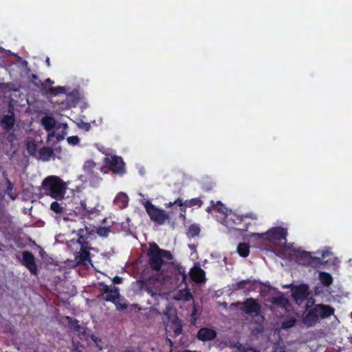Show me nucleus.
Returning <instances> with one entry per match:
<instances>
[{
    "mask_svg": "<svg viewBox=\"0 0 352 352\" xmlns=\"http://www.w3.org/2000/svg\"><path fill=\"white\" fill-rule=\"evenodd\" d=\"M192 298V294L188 289H180L174 296L176 300L189 301Z\"/></svg>",
    "mask_w": 352,
    "mask_h": 352,
    "instance_id": "nucleus-25",
    "label": "nucleus"
},
{
    "mask_svg": "<svg viewBox=\"0 0 352 352\" xmlns=\"http://www.w3.org/2000/svg\"><path fill=\"white\" fill-rule=\"evenodd\" d=\"M216 336L217 333L215 330L208 327H202L197 333V338L201 341L212 340Z\"/></svg>",
    "mask_w": 352,
    "mask_h": 352,
    "instance_id": "nucleus-15",
    "label": "nucleus"
},
{
    "mask_svg": "<svg viewBox=\"0 0 352 352\" xmlns=\"http://www.w3.org/2000/svg\"><path fill=\"white\" fill-rule=\"evenodd\" d=\"M45 62H46L47 65L48 67H50V58H48V57H47V58H46Z\"/></svg>",
    "mask_w": 352,
    "mask_h": 352,
    "instance_id": "nucleus-50",
    "label": "nucleus"
},
{
    "mask_svg": "<svg viewBox=\"0 0 352 352\" xmlns=\"http://www.w3.org/2000/svg\"><path fill=\"white\" fill-rule=\"evenodd\" d=\"M237 252L242 257H247L250 253V246L245 243H239L237 246Z\"/></svg>",
    "mask_w": 352,
    "mask_h": 352,
    "instance_id": "nucleus-29",
    "label": "nucleus"
},
{
    "mask_svg": "<svg viewBox=\"0 0 352 352\" xmlns=\"http://www.w3.org/2000/svg\"><path fill=\"white\" fill-rule=\"evenodd\" d=\"M190 278L193 281L196 283H204L205 282V272L198 266H195L190 271Z\"/></svg>",
    "mask_w": 352,
    "mask_h": 352,
    "instance_id": "nucleus-16",
    "label": "nucleus"
},
{
    "mask_svg": "<svg viewBox=\"0 0 352 352\" xmlns=\"http://www.w3.org/2000/svg\"><path fill=\"white\" fill-rule=\"evenodd\" d=\"M351 343H352V338H351Z\"/></svg>",
    "mask_w": 352,
    "mask_h": 352,
    "instance_id": "nucleus-57",
    "label": "nucleus"
},
{
    "mask_svg": "<svg viewBox=\"0 0 352 352\" xmlns=\"http://www.w3.org/2000/svg\"><path fill=\"white\" fill-rule=\"evenodd\" d=\"M149 264L152 270L164 272L165 270L171 269L178 272L182 276V280L186 278L185 270L182 267L176 268L173 261L172 254L167 250L160 249L156 245L150 248L148 252Z\"/></svg>",
    "mask_w": 352,
    "mask_h": 352,
    "instance_id": "nucleus-2",
    "label": "nucleus"
},
{
    "mask_svg": "<svg viewBox=\"0 0 352 352\" xmlns=\"http://www.w3.org/2000/svg\"><path fill=\"white\" fill-rule=\"evenodd\" d=\"M290 287H291V285L285 286V287H287V288H289Z\"/></svg>",
    "mask_w": 352,
    "mask_h": 352,
    "instance_id": "nucleus-56",
    "label": "nucleus"
},
{
    "mask_svg": "<svg viewBox=\"0 0 352 352\" xmlns=\"http://www.w3.org/2000/svg\"><path fill=\"white\" fill-rule=\"evenodd\" d=\"M45 82L50 85H53L54 82L50 78H47Z\"/></svg>",
    "mask_w": 352,
    "mask_h": 352,
    "instance_id": "nucleus-47",
    "label": "nucleus"
},
{
    "mask_svg": "<svg viewBox=\"0 0 352 352\" xmlns=\"http://www.w3.org/2000/svg\"><path fill=\"white\" fill-rule=\"evenodd\" d=\"M54 156V151L48 147H42L38 151L36 158L44 162L50 160Z\"/></svg>",
    "mask_w": 352,
    "mask_h": 352,
    "instance_id": "nucleus-19",
    "label": "nucleus"
},
{
    "mask_svg": "<svg viewBox=\"0 0 352 352\" xmlns=\"http://www.w3.org/2000/svg\"><path fill=\"white\" fill-rule=\"evenodd\" d=\"M142 203L153 221L162 225L168 219V214L164 210L157 208L148 200L144 199Z\"/></svg>",
    "mask_w": 352,
    "mask_h": 352,
    "instance_id": "nucleus-5",
    "label": "nucleus"
},
{
    "mask_svg": "<svg viewBox=\"0 0 352 352\" xmlns=\"http://www.w3.org/2000/svg\"><path fill=\"white\" fill-rule=\"evenodd\" d=\"M26 148L30 155L36 157L37 151V145L33 140H28L26 143Z\"/></svg>",
    "mask_w": 352,
    "mask_h": 352,
    "instance_id": "nucleus-30",
    "label": "nucleus"
},
{
    "mask_svg": "<svg viewBox=\"0 0 352 352\" xmlns=\"http://www.w3.org/2000/svg\"><path fill=\"white\" fill-rule=\"evenodd\" d=\"M243 217H250L252 219H256L254 214H247L243 216H239L236 213L229 211V213L225 217V218L220 222L229 229H236L239 230H245V228H235L241 223Z\"/></svg>",
    "mask_w": 352,
    "mask_h": 352,
    "instance_id": "nucleus-6",
    "label": "nucleus"
},
{
    "mask_svg": "<svg viewBox=\"0 0 352 352\" xmlns=\"http://www.w3.org/2000/svg\"><path fill=\"white\" fill-rule=\"evenodd\" d=\"M14 124V118L13 115L4 116L1 120V125L6 129H11Z\"/></svg>",
    "mask_w": 352,
    "mask_h": 352,
    "instance_id": "nucleus-26",
    "label": "nucleus"
},
{
    "mask_svg": "<svg viewBox=\"0 0 352 352\" xmlns=\"http://www.w3.org/2000/svg\"><path fill=\"white\" fill-rule=\"evenodd\" d=\"M320 283L324 286H329L331 285L333 278L330 274L327 272H320L318 276Z\"/></svg>",
    "mask_w": 352,
    "mask_h": 352,
    "instance_id": "nucleus-27",
    "label": "nucleus"
},
{
    "mask_svg": "<svg viewBox=\"0 0 352 352\" xmlns=\"http://www.w3.org/2000/svg\"><path fill=\"white\" fill-rule=\"evenodd\" d=\"M175 204H177L180 207L186 206L187 207L198 206L200 207L203 202L199 198H192L191 199L183 201L182 199L178 198L175 201Z\"/></svg>",
    "mask_w": 352,
    "mask_h": 352,
    "instance_id": "nucleus-20",
    "label": "nucleus"
},
{
    "mask_svg": "<svg viewBox=\"0 0 352 352\" xmlns=\"http://www.w3.org/2000/svg\"><path fill=\"white\" fill-rule=\"evenodd\" d=\"M196 316H197V309H196L195 307H194V308H193L192 313V315H191V317H192V320H193L194 321H195V320H196V319H197Z\"/></svg>",
    "mask_w": 352,
    "mask_h": 352,
    "instance_id": "nucleus-44",
    "label": "nucleus"
},
{
    "mask_svg": "<svg viewBox=\"0 0 352 352\" xmlns=\"http://www.w3.org/2000/svg\"><path fill=\"white\" fill-rule=\"evenodd\" d=\"M206 210L208 212H212L219 222L229 213L227 208L221 201L215 203L214 201H211V206L208 207Z\"/></svg>",
    "mask_w": 352,
    "mask_h": 352,
    "instance_id": "nucleus-10",
    "label": "nucleus"
},
{
    "mask_svg": "<svg viewBox=\"0 0 352 352\" xmlns=\"http://www.w3.org/2000/svg\"><path fill=\"white\" fill-rule=\"evenodd\" d=\"M180 331H181V330L175 331V333H176V334L179 333H180Z\"/></svg>",
    "mask_w": 352,
    "mask_h": 352,
    "instance_id": "nucleus-55",
    "label": "nucleus"
},
{
    "mask_svg": "<svg viewBox=\"0 0 352 352\" xmlns=\"http://www.w3.org/2000/svg\"><path fill=\"white\" fill-rule=\"evenodd\" d=\"M276 352H286L283 348L280 347L276 349Z\"/></svg>",
    "mask_w": 352,
    "mask_h": 352,
    "instance_id": "nucleus-49",
    "label": "nucleus"
},
{
    "mask_svg": "<svg viewBox=\"0 0 352 352\" xmlns=\"http://www.w3.org/2000/svg\"><path fill=\"white\" fill-rule=\"evenodd\" d=\"M329 254H330V251L329 250H324V251L322 252L321 256H322V258H324Z\"/></svg>",
    "mask_w": 352,
    "mask_h": 352,
    "instance_id": "nucleus-45",
    "label": "nucleus"
},
{
    "mask_svg": "<svg viewBox=\"0 0 352 352\" xmlns=\"http://www.w3.org/2000/svg\"><path fill=\"white\" fill-rule=\"evenodd\" d=\"M318 319L317 313L314 308L305 314L302 318V321L307 327H312L318 322Z\"/></svg>",
    "mask_w": 352,
    "mask_h": 352,
    "instance_id": "nucleus-18",
    "label": "nucleus"
},
{
    "mask_svg": "<svg viewBox=\"0 0 352 352\" xmlns=\"http://www.w3.org/2000/svg\"><path fill=\"white\" fill-rule=\"evenodd\" d=\"M56 138L58 140H60L63 138V137L57 136Z\"/></svg>",
    "mask_w": 352,
    "mask_h": 352,
    "instance_id": "nucleus-53",
    "label": "nucleus"
},
{
    "mask_svg": "<svg viewBox=\"0 0 352 352\" xmlns=\"http://www.w3.org/2000/svg\"><path fill=\"white\" fill-rule=\"evenodd\" d=\"M128 196L124 192H119L113 200L114 204L120 209L124 208L128 204Z\"/></svg>",
    "mask_w": 352,
    "mask_h": 352,
    "instance_id": "nucleus-21",
    "label": "nucleus"
},
{
    "mask_svg": "<svg viewBox=\"0 0 352 352\" xmlns=\"http://www.w3.org/2000/svg\"><path fill=\"white\" fill-rule=\"evenodd\" d=\"M314 309L318 318H327L333 314V309L329 305H317L314 307Z\"/></svg>",
    "mask_w": 352,
    "mask_h": 352,
    "instance_id": "nucleus-17",
    "label": "nucleus"
},
{
    "mask_svg": "<svg viewBox=\"0 0 352 352\" xmlns=\"http://www.w3.org/2000/svg\"><path fill=\"white\" fill-rule=\"evenodd\" d=\"M243 311L251 316H258L260 313V306L252 298L247 299L243 303Z\"/></svg>",
    "mask_w": 352,
    "mask_h": 352,
    "instance_id": "nucleus-13",
    "label": "nucleus"
},
{
    "mask_svg": "<svg viewBox=\"0 0 352 352\" xmlns=\"http://www.w3.org/2000/svg\"><path fill=\"white\" fill-rule=\"evenodd\" d=\"M119 297V292L118 289L115 288L113 290L110 292H106L104 294V299L107 301H111L116 302Z\"/></svg>",
    "mask_w": 352,
    "mask_h": 352,
    "instance_id": "nucleus-28",
    "label": "nucleus"
},
{
    "mask_svg": "<svg viewBox=\"0 0 352 352\" xmlns=\"http://www.w3.org/2000/svg\"><path fill=\"white\" fill-rule=\"evenodd\" d=\"M107 166L114 173L122 174L124 173V164L120 157L110 155L105 157Z\"/></svg>",
    "mask_w": 352,
    "mask_h": 352,
    "instance_id": "nucleus-9",
    "label": "nucleus"
},
{
    "mask_svg": "<svg viewBox=\"0 0 352 352\" xmlns=\"http://www.w3.org/2000/svg\"><path fill=\"white\" fill-rule=\"evenodd\" d=\"M109 232H110L109 228H108L107 227H100L97 230L98 234L102 237L107 236Z\"/></svg>",
    "mask_w": 352,
    "mask_h": 352,
    "instance_id": "nucleus-37",
    "label": "nucleus"
},
{
    "mask_svg": "<svg viewBox=\"0 0 352 352\" xmlns=\"http://www.w3.org/2000/svg\"><path fill=\"white\" fill-rule=\"evenodd\" d=\"M296 319L294 318H289L284 320L282 322L283 329H289L294 327L296 324Z\"/></svg>",
    "mask_w": 352,
    "mask_h": 352,
    "instance_id": "nucleus-34",
    "label": "nucleus"
},
{
    "mask_svg": "<svg viewBox=\"0 0 352 352\" xmlns=\"http://www.w3.org/2000/svg\"><path fill=\"white\" fill-rule=\"evenodd\" d=\"M189 248L192 250L194 248V245H190Z\"/></svg>",
    "mask_w": 352,
    "mask_h": 352,
    "instance_id": "nucleus-54",
    "label": "nucleus"
},
{
    "mask_svg": "<svg viewBox=\"0 0 352 352\" xmlns=\"http://www.w3.org/2000/svg\"><path fill=\"white\" fill-rule=\"evenodd\" d=\"M272 302L274 305L283 308L285 311H288L289 308L290 307V304H289V300L286 298L283 297V296H278L274 297L272 299Z\"/></svg>",
    "mask_w": 352,
    "mask_h": 352,
    "instance_id": "nucleus-22",
    "label": "nucleus"
},
{
    "mask_svg": "<svg viewBox=\"0 0 352 352\" xmlns=\"http://www.w3.org/2000/svg\"><path fill=\"white\" fill-rule=\"evenodd\" d=\"M67 87H52L50 88V92L52 94H66Z\"/></svg>",
    "mask_w": 352,
    "mask_h": 352,
    "instance_id": "nucleus-35",
    "label": "nucleus"
},
{
    "mask_svg": "<svg viewBox=\"0 0 352 352\" xmlns=\"http://www.w3.org/2000/svg\"><path fill=\"white\" fill-rule=\"evenodd\" d=\"M12 188H13V185H12V184L10 182H8V189H7L8 194V195L10 197V198H11L12 199H15V197H13V196L10 194V192L12 190Z\"/></svg>",
    "mask_w": 352,
    "mask_h": 352,
    "instance_id": "nucleus-43",
    "label": "nucleus"
},
{
    "mask_svg": "<svg viewBox=\"0 0 352 352\" xmlns=\"http://www.w3.org/2000/svg\"><path fill=\"white\" fill-rule=\"evenodd\" d=\"M41 124L44 129L49 132L48 140L55 136L54 129H62L65 133L67 127L66 124L57 123L55 119L50 116H44L41 120Z\"/></svg>",
    "mask_w": 352,
    "mask_h": 352,
    "instance_id": "nucleus-7",
    "label": "nucleus"
},
{
    "mask_svg": "<svg viewBox=\"0 0 352 352\" xmlns=\"http://www.w3.org/2000/svg\"><path fill=\"white\" fill-rule=\"evenodd\" d=\"M121 280L122 278L120 277L116 276L114 278V283L119 284L121 283Z\"/></svg>",
    "mask_w": 352,
    "mask_h": 352,
    "instance_id": "nucleus-46",
    "label": "nucleus"
},
{
    "mask_svg": "<svg viewBox=\"0 0 352 352\" xmlns=\"http://www.w3.org/2000/svg\"><path fill=\"white\" fill-rule=\"evenodd\" d=\"M199 227L197 225L193 224L188 228L187 234L189 237H195L199 234Z\"/></svg>",
    "mask_w": 352,
    "mask_h": 352,
    "instance_id": "nucleus-32",
    "label": "nucleus"
},
{
    "mask_svg": "<svg viewBox=\"0 0 352 352\" xmlns=\"http://www.w3.org/2000/svg\"><path fill=\"white\" fill-rule=\"evenodd\" d=\"M314 301L313 298H311L308 299V300H307V305H312V304H314Z\"/></svg>",
    "mask_w": 352,
    "mask_h": 352,
    "instance_id": "nucleus-48",
    "label": "nucleus"
},
{
    "mask_svg": "<svg viewBox=\"0 0 352 352\" xmlns=\"http://www.w3.org/2000/svg\"><path fill=\"white\" fill-rule=\"evenodd\" d=\"M78 97V92L77 91H73L69 94L67 95V98L68 100L72 99L73 102H76V98H77Z\"/></svg>",
    "mask_w": 352,
    "mask_h": 352,
    "instance_id": "nucleus-39",
    "label": "nucleus"
},
{
    "mask_svg": "<svg viewBox=\"0 0 352 352\" xmlns=\"http://www.w3.org/2000/svg\"><path fill=\"white\" fill-rule=\"evenodd\" d=\"M116 307L118 309H124L126 308V305L124 304V303H121L120 302H118V299L117 300V301L116 302H114Z\"/></svg>",
    "mask_w": 352,
    "mask_h": 352,
    "instance_id": "nucleus-42",
    "label": "nucleus"
},
{
    "mask_svg": "<svg viewBox=\"0 0 352 352\" xmlns=\"http://www.w3.org/2000/svg\"><path fill=\"white\" fill-rule=\"evenodd\" d=\"M292 296L297 304H301L309 295V287L305 284L293 286L291 288Z\"/></svg>",
    "mask_w": 352,
    "mask_h": 352,
    "instance_id": "nucleus-11",
    "label": "nucleus"
},
{
    "mask_svg": "<svg viewBox=\"0 0 352 352\" xmlns=\"http://www.w3.org/2000/svg\"><path fill=\"white\" fill-rule=\"evenodd\" d=\"M83 170L87 173L90 182L94 180L95 177L98 179V177L97 175L98 174V171H101V169L97 167L95 162L92 160L85 162L83 166Z\"/></svg>",
    "mask_w": 352,
    "mask_h": 352,
    "instance_id": "nucleus-14",
    "label": "nucleus"
},
{
    "mask_svg": "<svg viewBox=\"0 0 352 352\" xmlns=\"http://www.w3.org/2000/svg\"><path fill=\"white\" fill-rule=\"evenodd\" d=\"M58 201H53L50 209L55 214L54 217L57 222L67 224L73 233L82 223V219L84 217H89L97 211L94 207L87 206L85 200L80 199V206H76L75 209L67 208L65 204Z\"/></svg>",
    "mask_w": 352,
    "mask_h": 352,
    "instance_id": "nucleus-1",
    "label": "nucleus"
},
{
    "mask_svg": "<svg viewBox=\"0 0 352 352\" xmlns=\"http://www.w3.org/2000/svg\"><path fill=\"white\" fill-rule=\"evenodd\" d=\"M71 326L74 329V333L77 335L79 338L82 341L83 339L87 340V333L82 327H80L77 321H72L70 322Z\"/></svg>",
    "mask_w": 352,
    "mask_h": 352,
    "instance_id": "nucleus-23",
    "label": "nucleus"
},
{
    "mask_svg": "<svg viewBox=\"0 0 352 352\" xmlns=\"http://www.w3.org/2000/svg\"><path fill=\"white\" fill-rule=\"evenodd\" d=\"M263 235H265L266 239L274 243L276 242H278V243H285L286 241L287 230L283 228L276 227L270 229L267 232Z\"/></svg>",
    "mask_w": 352,
    "mask_h": 352,
    "instance_id": "nucleus-8",
    "label": "nucleus"
},
{
    "mask_svg": "<svg viewBox=\"0 0 352 352\" xmlns=\"http://www.w3.org/2000/svg\"><path fill=\"white\" fill-rule=\"evenodd\" d=\"M91 339L95 342L96 346L101 350L102 346L100 344L101 340L97 338L96 336L91 335Z\"/></svg>",
    "mask_w": 352,
    "mask_h": 352,
    "instance_id": "nucleus-40",
    "label": "nucleus"
},
{
    "mask_svg": "<svg viewBox=\"0 0 352 352\" xmlns=\"http://www.w3.org/2000/svg\"><path fill=\"white\" fill-rule=\"evenodd\" d=\"M174 204H175V201H173V202H169L168 204H166V206H173V205H174Z\"/></svg>",
    "mask_w": 352,
    "mask_h": 352,
    "instance_id": "nucleus-52",
    "label": "nucleus"
},
{
    "mask_svg": "<svg viewBox=\"0 0 352 352\" xmlns=\"http://www.w3.org/2000/svg\"><path fill=\"white\" fill-rule=\"evenodd\" d=\"M249 284H250V280H242L237 283V287H238V288L243 289L245 287V286L246 285H249Z\"/></svg>",
    "mask_w": 352,
    "mask_h": 352,
    "instance_id": "nucleus-41",
    "label": "nucleus"
},
{
    "mask_svg": "<svg viewBox=\"0 0 352 352\" xmlns=\"http://www.w3.org/2000/svg\"><path fill=\"white\" fill-rule=\"evenodd\" d=\"M152 280H150L147 283L146 285H145L144 289L148 294H150L151 296L154 297L158 294H160V289H159V285H157V287H155L154 289H152L150 285L152 283ZM157 285H159V283H157Z\"/></svg>",
    "mask_w": 352,
    "mask_h": 352,
    "instance_id": "nucleus-31",
    "label": "nucleus"
},
{
    "mask_svg": "<svg viewBox=\"0 0 352 352\" xmlns=\"http://www.w3.org/2000/svg\"><path fill=\"white\" fill-rule=\"evenodd\" d=\"M78 236V243L80 245V251L77 253L75 256L77 264H82L87 265L91 263V259L89 258V253L88 252V243L87 239L85 237V234L87 233V230H84L82 228H79L77 231Z\"/></svg>",
    "mask_w": 352,
    "mask_h": 352,
    "instance_id": "nucleus-4",
    "label": "nucleus"
},
{
    "mask_svg": "<svg viewBox=\"0 0 352 352\" xmlns=\"http://www.w3.org/2000/svg\"><path fill=\"white\" fill-rule=\"evenodd\" d=\"M234 348H236L240 352H259V351L250 347H245L239 342H236L233 345Z\"/></svg>",
    "mask_w": 352,
    "mask_h": 352,
    "instance_id": "nucleus-33",
    "label": "nucleus"
},
{
    "mask_svg": "<svg viewBox=\"0 0 352 352\" xmlns=\"http://www.w3.org/2000/svg\"><path fill=\"white\" fill-rule=\"evenodd\" d=\"M124 352H140L138 350L132 349V350H126Z\"/></svg>",
    "mask_w": 352,
    "mask_h": 352,
    "instance_id": "nucleus-51",
    "label": "nucleus"
},
{
    "mask_svg": "<svg viewBox=\"0 0 352 352\" xmlns=\"http://www.w3.org/2000/svg\"><path fill=\"white\" fill-rule=\"evenodd\" d=\"M21 263L32 274H36L37 267L35 264L34 256L31 252L26 251L22 253Z\"/></svg>",
    "mask_w": 352,
    "mask_h": 352,
    "instance_id": "nucleus-12",
    "label": "nucleus"
},
{
    "mask_svg": "<svg viewBox=\"0 0 352 352\" xmlns=\"http://www.w3.org/2000/svg\"><path fill=\"white\" fill-rule=\"evenodd\" d=\"M292 251L296 252L299 254V262L302 265H309L311 263L312 257L309 252H307L305 251L300 252L296 249H292Z\"/></svg>",
    "mask_w": 352,
    "mask_h": 352,
    "instance_id": "nucleus-24",
    "label": "nucleus"
},
{
    "mask_svg": "<svg viewBox=\"0 0 352 352\" xmlns=\"http://www.w3.org/2000/svg\"><path fill=\"white\" fill-rule=\"evenodd\" d=\"M73 352H83V344L80 343L78 340L73 339Z\"/></svg>",
    "mask_w": 352,
    "mask_h": 352,
    "instance_id": "nucleus-36",
    "label": "nucleus"
},
{
    "mask_svg": "<svg viewBox=\"0 0 352 352\" xmlns=\"http://www.w3.org/2000/svg\"><path fill=\"white\" fill-rule=\"evenodd\" d=\"M67 141L69 144H70L72 146H76L79 144L80 139L78 136L74 135V136L68 137L67 139Z\"/></svg>",
    "mask_w": 352,
    "mask_h": 352,
    "instance_id": "nucleus-38",
    "label": "nucleus"
},
{
    "mask_svg": "<svg viewBox=\"0 0 352 352\" xmlns=\"http://www.w3.org/2000/svg\"><path fill=\"white\" fill-rule=\"evenodd\" d=\"M67 190L66 182L58 176H48L42 182L41 192L56 200H62L66 194Z\"/></svg>",
    "mask_w": 352,
    "mask_h": 352,
    "instance_id": "nucleus-3",
    "label": "nucleus"
}]
</instances>
